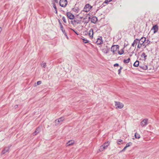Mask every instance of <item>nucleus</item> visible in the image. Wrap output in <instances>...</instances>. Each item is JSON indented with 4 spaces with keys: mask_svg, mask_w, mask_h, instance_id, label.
<instances>
[{
    "mask_svg": "<svg viewBox=\"0 0 159 159\" xmlns=\"http://www.w3.org/2000/svg\"><path fill=\"white\" fill-rule=\"evenodd\" d=\"M142 47H143V48H146V43H143L139 39L138 44L137 45V48L140 49Z\"/></svg>",
    "mask_w": 159,
    "mask_h": 159,
    "instance_id": "nucleus-1",
    "label": "nucleus"
},
{
    "mask_svg": "<svg viewBox=\"0 0 159 159\" xmlns=\"http://www.w3.org/2000/svg\"><path fill=\"white\" fill-rule=\"evenodd\" d=\"M119 46L118 45H113L111 49V51L114 54L115 52L119 50Z\"/></svg>",
    "mask_w": 159,
    "mask_h": 159,
    "instance_id": "nucleus-2",
    "label": "nucleus"
},
{
    "mask_svg": "<svg viewBox=\"0 0 159 159\" xmlns=\"http://www.w3.org/2000/svg\"><path fill=\"white\" fill-rule=\"evenodd\" d=\"M92 8V7L91 5L89 4H87L85 6L83 11L85 12H88Z\"/></svg>",
    "mask_w": 159,
    "mask_h": 159,
    "instance_id": "nucleus-3",
    "label": "nucleus"
},
{
    "mask_svg": "<svg viewBox=\"0 0 159 159\" xmlns=\"http://www.w3.org/2000/svg\"><path fill=\"white\" fill-rule=\"evenodd\" d=\"M67 0H60L59 4L60 6L62 7H65L67 4Z\"/></svg>",
    "mask_w": 159,
    "mask_h": 159,
    "instance_id": "nucleus-4",
    "label": "nucleus"
},
{
    "mask_svg": "<svg viewBox=\"0 0 159 159\" xmlns=\"http://www.w3.org/2000/svg\"><path fill=\"white\" fill-rule=\"evenodd\" d=\"M115 105L116 108L121 109L123 107L124 105L122 103L116 101H115Z\"/></svg>",
    "mask_w": 159,
    "mask_h": 159,
    "instance_id": "nucleus-5",
    "label": "nucleus"
},
{
    "mask_svg": "<svg viewBox=\"0 0 159 159\" xmlns=\"http://www.w3.org/2000/svg\"><path fill=\"white\" fill-rule=\"evenodd\" d=\"M64 120V118L63 117H61L58 119L56 120L55 121V125L56 126L58 125L61 122L63 121Z\"/></svg>",
    "mask_w": 159,
    "mask_h": 159,
    "instance_id": "nucleus-6",
    "label": "nucleus"
},
{
    "mask_svg": "<svg viewBox=\"0 0 159 159\" xmlns=\"http://www.w3.org/2000/svg\"><path fill=\"white\" fill-rule=\"evenodd\" d=\"M66 15L67 17L70 20H73L75 18L74 15L70 12H67Z\"/></svg>",
    "mask_w": 159,
    "mask_h": 159,
    "instance_id": "nucleus-7",
    "label": "nucleus"
},
{
    "mask_svg": "<svg viewBox=\"0 0 159 159\" xmlns=\"http://www.w3.org/2000/svg\"><path fill=\"white\" fill-rule=\"evenodd\" d=\"M103 40H102V37L101 36H99L97 39V40L96 42V43L97 45H100L102 43Z\"/></svg>",
    "mask_w": 159,
    "mask_h": 159,
    "instance_id": "nucleus-8",
    "label": "nucleus"
},
{
    "mask_svg": "<svg viewBox=\"0 0 159 159\" xmlns=\"http://www.w3.org/2000/svg\"><path fill=\"white\" fill-rule=\"evenodd\" d=\"M148 119H144L140 123V125L142 127H144L146 126L148 122Z\"/></svg>",
    "mask_w": 159,
    "mask_h": 159,
    "instance_id": "nucleus-9",
    "label": "nucleus"
},
{
    "mask_svg": "<svg viewBox=\"0 0 159 159\" xmlns=\"http://www.w3.org/2000/svg\"><path fill=\"white\" fill-rule=\"evenodd\" d=\"M10 149V147H5L4 149L1 152V154H4L6 152H8Z\"/></svg>",
    "mask_w": 159,
    "mask_h": 159,
    "instance_id": "nucleus-10",
    "label": "nucleus"
},
{
    "mask_svg": "<svg viewBox=\"0 0 159 159\" xmlns=\"http://www.w3.org/2000/svg\"><path fill=\"white\" fill-rule=\"evenodd\" d=\"M139 41V39H135L133 43L132 44L131 46L132 47H136L137 44H138Z\"/></svg>",
    "mask_w": 159,
    "mask_h": 159,
    "instance_id": "nucleus-11",
    "label": "nucleus"
},
{
    "mask_svg": "<svg viewBox=\"0 0 159 159\" xmlns=\"http://www.w3.org/2000/svg\"><path fill=\"white\" fill-rule=\"evenodd\" d=\"M152 30H154L153 33H154L157 32L158 30V27L157 25H154L152 27Z\"/></svg>",
    "mask_w": 159,
    "mask_h": 159,
    "instance_id": "nucleus-12",
    "label": "nucleus"
},
{
    "mask_svg": "<svg viewBox=\"0 0 159 159\" xmlns=\"http://www.w3.org/2000/svg\"><path fill=\"white\" fill-rule=\"evenodd\" d=\"M98 20L97 18L95 16H93L91 20V22L93 23H95Z\"/></svg>",
    "mask_w": 159,
    "mask_h": 159,
    "instance_id": "nucleus-13",
    "label": "nucleus"
},
{
    "mask_svg": "<svg viewBox=\"0 0 159 159\" xmlns=\"http://www.w3.org/2000/svg\"><path fill=\"white\" fill-rule=\"evenodd\" d=\"M93 30L92 29H91L89 31V35L91 38H92L93 36Z\"/></svg>",
    "mask_w": 159,
    "mask_h": 159,
    "instance_id": "nucleus-14",
    "label": "nucleus"
},
{
    "mask_svg": "<svg viewBox=\"0 0 159 159\" xmlns=\"http://www.w3.org/2000/svg\"><path fill=\"white\" fill-rule=\"evenodd\" d=\"M74 143V141L73 140H71L68 142L66 144L67 146H70L73 145Z\"/></svg>",
    "mask_w": 159,
    "mask_h": 159,
    "instance_id": "nucleus-15",
    "label": "nucleus"
},
{
    "mask_svg": "<svg viewBox=\"0 0 159 159\" xmlns=\"http://www.w3.org/2000/svg\"><path fill=\"white\" fill-rule=\"evenodd\" d=\"M109 48H108L107 46L105 48H104L102 50L103 52L105 53H107L109 51Z\"/></svg>",
    "mask_w": 159,
    "mask_h": 159,
    "instance_id": "nucleus-16",
    "label": "nucleus"
},
{
    "mask_svg": "<svg viewBox=\"0 0 159 159\" xmlns=\"http://www.w3.org/2000/svg\"><path fill=\"white\" fill-rule=\"evenodd\" d=\"M74 22L75 23V25L76 24H80L81 22L80 20H79L75 18H74Z\"/></svg>",
    "mask_w": 159,
    "mask_h": 159,
    "instance_id": "nucleus-17",
    "label": "nucleus"
},
{
    "mask_svg": "<svg viewBox=\"0 0 159 159\" xmlns=\"http://www.w3.org/2000/svg\"><path fill=\"white\" fill-rule=\"evenodd\" d=\"M109 144L110 142L109 141H107L105 142L102 145L103 146L105 147V148L106 149Z\"/></svg>",
    "mask_w": 159,
    "mask_h": 159,
    "instance_id": "nucleus-18",
    "label": "nucleus"
},
{
    "mask_svg": "<svg viewBox=\"0 0 159 159\" xmlns=\"http://www.w3.org/2000/svg\"><path fill=\"white\" fill-rule=\"evenodd\" d=\"M86 19L87 18L86 17L84 18L82 21V22L84 24H87L89 21V19L86 20Z\"/></svg>",
    "mask_w": 159,
    "mask_h": 159,
    "instance_id": "nucleus-19",
    "label": "nucleus"
},
{
    "mask_svg": "<svg viewBox=\"0 0 159 159\" xmlns=\"http://www.w3.org/2000/svg\"><path fill=\"white\" fill-rule=\"evenodd\" d=\"M139 67L140 68H141L143 70H146L148 69L147 66V65H143V66H139Z\"/></svg>",
    "mask_w": 159,
    "mask_h": 159,
    "instance_id": "nucleus-20",
    "label": "nucleus"
},
{
    "mask_svg": "<svg viewBox=\"0 0 159 159\" xmlns=\"http://www.w3.org/2000/svg\"><path fill=\"white\" fill-rule=\"evenodd\" d=\"M139 39L143 43H145L146 40V38L144 37H142L140 39Z\"/></svg>",
    "mask_w": 159,
    "mask_h": 159,
    "instance_id": "nucleus-21",
    "label": "nucleus"
},
{
    "mask_svg": "<svg viewBox=\"0 0 159 159\" xmlns=\"http://www.w3.org/2000/svg\"><path fill=\"white\" fill-rule=\"evenodd\" d=\"M106 149L105 147L102 145L100 147L99 149H98V151L101 152Z\"/></svg>",
    "mask_w": 159,
    "mask_h": 159,
    "instance_id": "nucleus-22",
    "label": "nucleus"
},
{
    "mask_svg": "<svg viewBox=\"0 0 159 159\" xmlns=\"http://www.w3.org/2000/svg\"><path fill=\"white\" fill-rule=\"evenodd\" d=\"M139 62L137 60L133 64V66L135 67H138L139 66Z\"/></svg>",
    "mask_w": 159,
    "mask_h": 159,
    "instance_id": "nucleus-23",
    "label": "nucleus"
},
{
    "mask_svg": "<svg viewBox=\"0 0 159 159\" xmlns=\"http://www.w3.org/2000/svg\"><path fill=\"white\" fill-rule=\"evenodd\" d=\"M111 1L112 0H105V1L102 4V5L103 6H105L104 5L105 4H107L109 2H111Z\"/></svg>",
    "mask_w": 159,
    "mask_h": 159,
    "instance_id": "nucleus-24",
    "label": "nucleus"
},
{
    "mask_svg": "<svg viewBox=\"0 0 159 159\" xmlns=\"http://www.w3.org/2000/svg\"><path fill=\"white\" fill-rule=\"evenodd\" d=\"M152 42H151L149 39H146V41L145 42V43H146L147 44H146V47L147 46L149 45V44H150V43H152Z\"/></svg>",
    "mask_w": 159,
    "mask_h": 159,
    "instance_id": "nucleus-25",
    "label": "nucleus"
},
{
    "mask_svg": "<svg viewBox=\"0 0 159 159\" xmlns=\"http://www.w3.org/2000/svg\"><path fill=\"white\" fill-rule=\"evenodd\" d=\"M124 48L122 49L120 51L118 50V53L120 55H121L124 53Z\"/></svg>",
    "mask_w": 159,
    "mask_h": 159,
    "instance_id": "nucleus-26",
    "label": "nucleus"
},
{
    "mask_svg": "<svg viewBox=\"0 0 159 159\" xmlns=\"http://www.w3.org/2000/svg\"><path fill=\"white\" fill-rule=\"evenodd\" d=\"M130 60V58H129L127 59H125L123 61V62L125 63H127L129 62Z\"/></svg>",
    "mask_w": 159,
    "mask_h": 159,
    "instance_id": "nucleus-27",
    "label": "nucleus"
},
{
    "mask_svg": "<svg viewBox=\"0 0 159 159\" xmlns=\"http://www.w3.org/2000/svg\"><path fill=\"white\" fill-rule=\"evenodd\" d=\"M134 137L136 139H139L140 137V135L137 133H135L134 134Z\"/></svg>",
    "mask_w": 159,
    "mask_h": 159,
    "instance_id": "nucleus-28",
    "label": "nucleus"
},
{
    "mask_svg": "<svg viewBox=\"0 0 159 159\" xmlns=\"http://www.w3.org/2000/svg\"><path fill=\"white\" fill-rule=\"evenodd\" d=\"M80 9L79 7H77V8H72V10L76 12L77 13L78 12V11Z\"/></svg>",
    "mask_w": 159,
    "mask_h": 159,
    "instance_id": "nucleus-29",
    "label": "nucleus"
},
{
    "mask_svg": "<svg viewBox=\"0 0 159 159\" xmlns=\"http://www.w3.org/2000/svg\"><path fill=\"white\" fill-rule=\"evenodd\" d=\"M60 28L62 32L64 34L65 33H66L65 30H64L63 29V27L62 25L60 26Z\"/></svg>",
    "mask_w": 159,
    "mask_h": 159,
    "instance_id": "nucleus-30",
    "label": "nucleus"
},
{
    "mask_svg": "<svg viewBox=\"0 0 159 159\" xmlns=\"http://www.w3.org/2000/svg\"><path fill=\"white\" fill-rule=\"evenodd\" d=\"M132 143L131 142H129L128 143H127L125 146L126 148H127V147H129L131 145H132Z\"/></svg>",
    "mask_w": 159,
    "mask_h": 159,
    "instance_id": "nucleus-31",
    "label": "nucleus"
},
{
    "mask_svg": "<svg viewBox=\"0 0 159 159\" xmlns=\"http://www.w3.org/2000/svg\"><path fill=\"white\" fill-rule=\"evenodd\" d=\"M82 39L83 40V42L85 43H86L89 42V41L88 40L84 38Z\"/></svg>",
    "mask_w": 159,
    "mask_h": 159,
    "instance_id": "nucleus-32",
    "label": "nucleus"
},
{
    "mask_svg": "<svg viewBox=\"0 0 159 159\" xmlns=\"http://www.w3.org/2000/svg\"><path fill=\"white\" fill-rule=\"evenodd\" d=\"M141 56L142 57H144V59H146V57H147V55H146L145 54V53L144 52H143L142 54V55H141Z\"/></svg>",
    "mask_w": 159,
    "mask_h": 159,
    "instance_id": "nucleus-33",
    "label": "nucleus"
},
{
    "mask_svg": "<svg viewBox=\"0 0 159 159\" xmlns=\"http://www.w3.org/2000/svg\"><path fill=\"white\" fill-rule=\"evenodd\" d=\"M40 131V128H39V127H37L35 130V131H36V132H37V133H39Z\"/></svg>",
    "mask_w": 159,
    "mask_h": 159,
    "instance_id": "nucleus-34",
    "label": "nucleus"
},
{
    "mask_svg": "<svg viewBox=\"0 0 159 159\" xmlns=\"http://www.w3.org/2000/svg\"><path fill=\"white\" fill-rule=\"evenodd\" d=\"M41 66L45 68L46 66V63L45 62L43 63V64H41Z\"/></svg>",
    "mask_w": 159,
    "mask_h": 159,
    "instance_id": "nucleus-35",
    "label": "nucleus"
},
{
    "mask_svg": "<svg viewBox=\"0 0 159 159\" xmlns=\"http://www.w3.org/2000/svg\"><path fill=\"white\" fill-rule=\"evenodd\" d=\"M120 68L118 70V74L120 75V73L121 72V70L123 68L121 66H120Z\"/></svg>",
    "mask_w": 159,
    "mask_h": 159,
    "instance_id": "nucleus-36",
    "label": "nucleus"
},
{
    "mask_svg": "<svg viewBox=\"0 0 159 159\" xmlns=\"http://www.w3.org/2000/svg\"><path fill=\"white\" fill-rule=\"evenodd\" d=\"M123 141V140L121 139H118V140H117V143L118 144H120V142H122Z\"/></svg>",
    "mask_w": 159,
    "mask_h": 159,
    "instance_id": "nucleus-37",
    "label": "nucleus"
},
{
    "mask_svg": "<svg viewBox=\"0 0 159 159\" xmlns=\"http://www.w3.org/2000/svg\"><path fill=\"white\" fill-rule=\"evenodd\" d=\"M62 20H63V22L65 23H66V20L65 17L64 16H63L62 17Z\"/></svg>",
    "mask_w": 159,
    "mask_h": 159,
    "instance_id": "nucleus-38",
    "label": "nucleus"
},
{
    "mask_svg": "<svg viewBox=\"0 0 159 159\" xmlns=\"http://www.w3.org/2000/svg\"><path fill=\"white\" fill-rule=\"evenodd\" d=\"M71 29V30H72V31H73L74 32H75V33L76 34H77V35H79V34H78V33L77 32H76V31H75V30H74V29H71H71Z\"/></svg>",
    "mask_w": 159,
    "mask_h": 159,
    "instance_id": "nucleus-39",
    "label": "nucleus"
},
{
    "mask_svg": "<svg viewBox=\"0 0 159 159\" xmlns=\"http://www.w3.org/2000/svg\"><path fill=\"white\" fill-rule=\"evenodd\" d=\"M53 7L55 9H57V8L56 7V5L55 3H53Z\"/></svg>",
    "mask_w": 159,
    "mask_h": 159,
    "instance_id": "nucleus-40",
    "label": "nucleus"
},
{
    "mask_svg": "<svg viewBox=\"0 0 159 159\" xmlns=\"http://www.w3.org/2000/svg\"><path fill=\"white\" fill-rule=\"evenodd\" d=\"M70 23L71 24H72V25H75V23L74 22V20H71Z\"/></svg>",
    "mask_w": 159,
    "mask_h": 159,
    "instance_id": "nucleus-41",
    "label": "nucleus"
},
{
    "mask_svg": "<svg viewBox=\"0 0 159 159\" xmlns=\"http://www.w3.org/2000/svg\"><path fill=\"white\" fill-rule=\"evenodd\" d=\"M41 84V81H38L37 82V84L38 85L40 84Z\"/></svg>",
    "mask_w": 159,
    "mask_h": 159,
    "instance_id": "nucleus-42",
    "label": "nucleus"
},
{
    "mask_svg": "<svg viewBox=\"0 0 159 159\" xmlns=\"http://www.w3.org/2000/svg\"><path fill=\"white\" fill-rule=\"evenodd\" d=\"M58 21L60 26H61L62 25V24L61 22V21L59 19L58 20Z\"/></svg>",
    "mask_w": 159,
    "mask_h": 159,
    "instance_id": "nucleus-43",
    "label": "nucleus"
},
{
    "mask_svg": "<svg viewBox=\"0 0 159 159\" xmlns=\"http://www.w3.org/2000/svg\"><path fill=\"white\" fill-rule=\"evenodd\" d=\"M38 133H37V132L36 131H35L33 133V135H36Z\"/></svg>",
    "mask_w": 159,
    "mask_h": 159,
    "instance_id": "nucleus-44",
    "label": "nucleus"
},
{
    "mask_svg": "<svg viewBox=\"0 0 159 159\" xmlns=\"http://www.w3.org/2000/svg\"><path fill=\"white\" fill-rule=\"evenodd\" d=\"M119 66V65L118 63H115L114 65V66Z\"/></svg>",
    "mask_w": 159,
    "mask_h": 159,
    "instance_id": "nucleus-45",
    "label": "nucleus"
},
{
    "mask_svg": "<svg viewBox=\"0 0 159 159\" xmlns=\"http://www.w3.org/2000/svg\"><path fill=\"white\" fill-rule=\"evenodd\" d=\"M64 34L65 35V36L66 37V38L67 39H68V36H67V34H66V33H65Z\"/></svg>",
    "mask_w": 159,
    "mask_h": 159,
    "instance_id": "nucleus-46",
    "label": "nucleus"
},
{
    "mask_svg": "<svg viewBox=\"0 0 159 159\" xmlns=\"http://www.w3.org/2000/svg\"><path fill=\"white\" fill-rule=\"evenodd\" d=\"M64 34L65 35V36L66 37V38L67 39H68V36H67V34H66V33H65Z\"/></svg>",
    "mask_w": 159,
    "mask_h": 159,
    "instance_id": "nucleus-47",
    "label": "nucleus"
},
{
    "mask_svg": "<svg viewBox=\"0 0 159 159\" xmlns=\"http://www.w3.org/2000/svg\"><path fill=\"white\" fill-rule=\"evenodd\" d=\"M126 148H127L125 146L124 147V148L121 151V152L124 151L125 150V149Z\"/></svg>",
    "mask_w": 159,
    "mask_h": 159,
    "instance_id": "nucleus-48",
    "label": "nucleus"
},
{
    "mask_svg": "<svg viewBox=\"0 0 159 159\" xmlns=\"http://www.w3.org/2000/svg\"><path fill=\"white\" fill-rule=\"evenodd\" d=\"M55 11H54V12L56 14H57V9H55Z\"/></svg>",
    "mask_w": 159,
    "mask_h": 159,
    "instance_id": "nucleus-49",
    "label": "nucleus"
},
{
    "mask_svg": "<svg viewBox=\"0 0 159 159\" xmlns=\"http://www.w3.org/2000/svg\"><path fill=\"white\" fill-rule=\"evenodd\" d=\"M18 107V105H16L14 106V107L15 109L16 108Z\"/></svg>",
    "mask_w": 159,
    "mask_h": 159,
    "instance_id": "nucleus-50",
    "label": "nucleus"
},
{
    "mask_svg": "<svg viewBox=\"0 0 159 159\" xmlns=\"http://www.w3.org/2000/svg\"><path fill=\"white\" fill-rule=\"evenodd\" d=\"M54 1L56 3H57L58 2V0H54Z\"/></svg>",
    "mask_w": 159,
    "mask_h": 159,
    "instance_id": "nucleus-51",
    "label": "nucleus"
},
{
    "mask_svg": "<svg viewBox=\"0 0 159 159\" xmlns=\"http://www.w3.org/2000/svg\"><path fill=\"white\" fill-rule=\"evenodd\" d=\"M2 30V28L1 27H0V33H1Z\"/></svg>",
    "mask_w": 159,
    "mask_h": 159,
    "instance_id": "nucleus-52",
    "label": "nucleus"
},
{
    "mask_svg": "<svg viewBox=\"0 0 159 159\" xmlns=\"http://www.w3.org/2000/svg\"><path fill=\"white\" fill-rule=\"evenodd\" d=\"M88 18H89V19H89V20H90V17H89Z\"/></svg>",
    "mask_w": 159,
    "mask_h": 159,
    "instance_id": "nucleus-53",
    "label": "nucleus"
},
{
    "mask_svg": "<svg viewBox=\"0 0 159 159\" xmlns=\"http://www.w3.org/2000/svg\"><path fill=\"white\" fill-rule=\"evenodd\" d=\"M82 18H83V17H80V18H81V19Z\"/></svg>",
    "mask_w": 159,
    "mask_h": 159,
    "instance_id": "nucleus-54",
    "label": "nucleus"
}]
</instances>
